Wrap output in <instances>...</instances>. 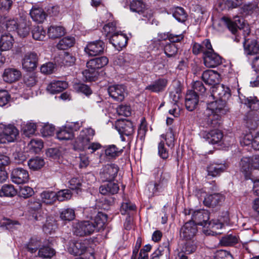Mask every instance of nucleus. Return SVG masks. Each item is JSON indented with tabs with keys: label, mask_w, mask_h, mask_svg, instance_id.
Returning <instances> with one entry per match:
<instances>
[{
	"label": "nucleus",
	"mask_w": 259,
	"mask_h": 259,
	"mask_svg": "<svg viewBox=\"0 0 259 259\" xmlns=\"http://www.w3.org/2000/svg\"><path fill=\"white\" fill-rule=\"evenodd\" d=\"M211 96L215 101L207 104L205 119V123L203 126L206 127H217L219 125L218 120L222 115L226 113L224 108L226 100L230 97V90L228 87L222 84L217 83L213 85L211 89Z\"/></svg>",
	"instance_id": "obj_1"
},
{
	"label": "nucleus",
	"mask_w": 259,
	"mask_h": 259,
	"mask_svg": "<svg viewBox=\"0 0 259 259\" xmlns=\"http://www.w3.org/2000/svg\"><path fill=\"white\" fill-rule=\"evenodd\" d=\"M222 22L225 25L230 31L233 34H235L238 28H242L243 31L245 32L244 35V53L247 56L256 55L259 54V44L255 39H251L246 38V34L248 35L250 33L248 27L244 26L242 27L243 22L239 17L236 16L234 18V20H232L227 17H223Z\"/></svg>",
	"instance_id": "obj_2"
},
{
	"label": "nucleus",
	"mask_w": 259,
	"mask_h": 259,
	"mask_svg": "<svg viewBox=\"0 0 259 259\" xmlns=\"http://www.w3.org/2000/svg\"><path fill=\"white\" fill-rule=\"evenodd\" d=\"M239 169L246 180H253L252 170L259 169V156L242 158L239 163Z\"/></svg>",
	"instance_id": "obj_3"
},
{
	"label": "nucleus",
	"mask_w": 259,
	"mask_h": 259,
	"mask_svg": "<svg viewBox=\"0 0 259 259\" xmlns=\"http://www.w3.org/2000/svg\"><path fill=\"white\" fill-rule=\"evenodd\" d=\"M18 135L19 131L14 125L0 123V143L14 142Z\"/></svg>",
	"instance_id": "obj_4"
},
{
	"label": "nucleus",
	"mask_w": 259,
	"mask_h": 259,
	"mask_svg": "<svg viewBox=\"0 0 259 259\" xmlns=\"http://www.w3.org/2000/svg\"><path fill=\"white\" fill-rule=\"evenodd\" d=\"M95 134L94 130L91 127L82 129L75 141L74 148L79 150L85 149L91 140L93 139Z\"/></svg>",
	"instance_id": "obj_5"
},
{
	"label": "nucleus",
	"mask_w": 259,
	"mask_h": 259,
	"mask_svg": "<svg viewBox=\"0 0 259 259\" xmlns=\"http://www.w3.org/2000/svg\"><path fill=\"white\" fill-rule=\"evenodd\" d=\"M72 230L75 235L84 236L92 234L95 231V228L92 222L84 221L74 223Z\"/></svg>",
	"instance_id": "obj_6"
},
{
	"label": "nucleus",
	"mask_w": 259,
	"mask_h": 259,
	"mask_svg": "<svg viewBox=\"0 0 259 259\" xmlns=\"http://www.w3.org/2000/svg\"><path fill=\"white\" fill-rule=\"evenodd\" d=\"M186 214H190L192 213L191 220L193 221L196 226L200 225L202 226H206L208 224V221L209 219V215L208 211L204 209H200L197 210H188V212Z\"/></svg>",
	"instance_id": "obj_7"
},
{
	"label": "nucleus",
	"mask_w": 259,
	"mask_h": 259,
	"mask_svg": "<svg viewBox=\"0 0 259 259\" xmlns=\"http://www.w3.org/2000/svg\"><path fill=\"white\" fill-rule=\"evenodd\" d=\"M118 170L119 168L115 164L106 165L100 170V178L103 182L112 181L116 177Z\"/></svg>",
	"instance_id": "obj_8"
},
{
	"label": "nucleus",
	"mask_w": 259,
	"mask_h": 259,
	"mask_svg": "<svg viewBox=\"0 0 259 259\" xmlns=\"http://www.w3.org/2000/svg\"><path fill=\"white\" fill-rule=\"evenodd\" d=\"M157 178L159 179L158 182L155 183L153 185H150L153 187V193L161 191L167 186V183L170 178L169 173L165 172L163 168H158L156 169Z\"/></svg>",
	"instance_id": "obj_9"
},
{
	"label": "nucleus",
	"mask_w": 259,
	"mask_h": 259,
	"mask_svg": "<svg viewBox=\"0 0 259 259\" xmlns=\"http://www.w3.org/2000/svg\"><path fill=\"white\" fill-rule=\"evenodd\" d=\"M167 135L164 134L161 135L160 136V142L158 143V154L163 159H167L169 156L168 151L164 145V141H166V144L168 147L174 145V137L173 134H170L169 138H167Z\"/></svg>",
	"instance_id": "obj_10"
},
{
	"label": "nucleus",
	"mask_w": 259,
	"mask_h": 259,
	"mask_svg": "<svg viewBox=\"0 0 259 259\" xmlns=\"http://www.w3.org/2000/svg\"><path fill=\"white\" fill-rule=\"evenodd\" d=\"M88 242L86 240H72L69 243L68 251L72 255H80L86 251Z\"/></svg>",
	"instance_id": "obj_11"
},
{
	"label": "nucleus",
	"mask_w": 259,
	"mask_h": 259,
	"mask_svg": "<svg viewBox=\"0 0 259 259\" xmlns=\"http://www.w3.org/2000/svg\"><path fill=\"white\" fill-rule=\"evenodd\" d=\"M11 179L15 184H23L29 181V175L27 170L21 167H17L12 170Z\"/></svg>",
	"instance_id": "obj_12"
},
{
	"label": "nucleus",
	"mask_w": 259,
	"mask_h": 259,
	"mask_svg": "<svg viewBox=\"0 0 259 259\" xmlns=\"http://www.w3.org/2000/svg\"><path fill=\"white\" fill-rule=\"evenodd\" d=\"M204 63L208 68H214L222 63L221 57L215 53L211 47L209 49L203 56Z\"/></svg>",
	"instance_id": "obj_13"
},
{
	"label": "nucleus",
	"mask_w": 259,
	"mask_h": 259,
	"mask_svg": "<svg viewBox=\"0 0 259 259\" xmlns=\"http://www.w3.org/2000/svg\"><path fill=\"white\" fill-rule=\"evenodd\" d=\"M197 232V227L193 221L186 223L180 230V236L186 240H192Z\"/></svg>",
	"instance_id": "obj_14"
},
{
	"label": "nucleus",
	"mask_w": 259,
	"mask_h": 259,
	"mask_svg": "<svg viewBox=\"0 0 259 259\" xmlns=\"http://www.w3.org/2000/svg\"><path fill=\"white\" fill-rule=\"evenodd\" d=\"M105 48L104 42L101 40L89 42L84 48V52L89 56H95L102 54Z\"/></svg>",
	"instance_id": "obj_15"
},
{
	"label": "nucleus",
	"mask_w": 259,
	"mask_h": 259,
	"mask_svg": "<svg viewBox=\"0 0 259 259\" xmlns=\"http://www.w3.org/2000/svg\"><path fill=\"white\" fill-rule=\"evenodd\" d=\"M224 200V195L214 193L206 195L203 200V204L207 207L214 208L221 205Z\"/></svg>",
	"instance_id": "obj_16"
},
{
	"label": "nucleus",
	"mask_w": 259,
	"mask_h": 259,
	"mask_svg": "<svg viewBox=\"0 0 259 259\" xmlns=\"http://www.w3.org/2000/svg\"><path fill=\"white\" fill-rule=\"evenodd\" d=\"M116 128L120 135L121 140L124 141L125 140L123 136H129L132 135L134 132L133 124L130 121L121 120L119 121L116 124Z\"/></svg>",
	"instance_id": "obj_17"
},
{
	"label": "nucleus",
	"mask_w": 259,
	"mask_h": 259,
	"mask_svg": "<svg viewBox=\"0 0 259 259\" xmlns=\"http://www.w3.org/2000/svg\"><path fill=\"white\" fill-rule=\"evenodd\" d=\"M108 92L109 96L114 100L122 101L126 94L125 87L122 84H114L109 87Z\"/></svg>",
	"instance_id": "obj_18"
},
{
	"label": "nucleus",
	"mask_w": 259,
	"mask_h": 259,
	"mask_svg": "<svg viewBox=\"0 0 259 259\" xmlns=\"http://www.w3.org/2000/svg\"><path fill=\"white\" fill-rule=\"evenodd\" d=\"M37 55L33 52L25 54L22 61V66L28 71L33 70L36 67Z\"/></svg>",
	"instance_id": "obj_19"
},
{
	"label": "nucleus",
	"mask_w": 259,
	"mask_h": 259,
	"mask_svg": "<svg viewBox=\"0 0 259 259\" xmlns=\"http://www.w3.org/2000/svg\"><path fill=\"white\" fill-rule=\"evenodd\" d=\"M202 136L209 144H215L219 143L223 138L222 133L217 129L210 132L204 131L201 133Z\"/></svg>",
	"instance_id": "obj_20"
},
{
	"label": "nucleus",
	"mask_w": 259,
	"mask_h": 259,
	"mask_svg": "<svg viewBox=\"0 0 259 259\" xmlns=\"http://www.w3.org/2000/svg\"><path fill=\"white\" fill-rule=\"evenodd\" d=\"M110 41L115 48L120 50L126 46L127 38L125 34L117 32L112 35L111 38H110Z\"/></svg>",
	"instance_id": "obj_21"
},
{
	"label": "nucleus",
	"mask_w": 259,
	"mask_h": 259,
	"mask_svg": "<svg viewBox=\"0 0 259 259\" xmlns=\"http://www.w3.org/2000/svg\"><path fill=\"white\" fill-rule=\"evenodd\" d=\"M220 74L216 71L209 70L204 71L202 75L203 81L209 85H215L220 81Z\"/></svg>",
	"instance_id": "obj_22"
},
{
	"label": "nucleus",
	"mask_w": 259,
	"mask_h": 259,
	"mask_svg": "<svg viewBox=\"0 0 259 259\" xmlns=\"http://www.w3.org/2000/svg\"><path fill=\"white\" fill-rule=\"evenodd\" d=\"M21 76V73L19 70L9 68L5 69L3 74V78L5 82L11 83L18 80Z\"/></svg>",
	"instance_id": "obj_23"
},
{
	"label": "nucleus",
	"mask_w": 259,
	"mask_h": 259,
	"mask_svg": "<svg viewBox=\"0 0 259 259\" xmlns=\"http://www.w3.org/2000/svg\"><path fill=\"white\" fill-rule=\"evenodd\" d=\"M198 102V95L192 90L189 91L185 97V105L187 110L190 111L194 110Z\"/></svg>",
	"instance_id": "obj_24"
},
{
	"label": "nucleus",
	"mask_w": 259,
	"mask_h": 259,
	"mask_svg": "<svg viewBox=\"0 0 259 259\" xmlns=\"http://www.w3.org/2000/svg\"><path fill=\"white\" fill-rule=\"evenodd\" d=\"M107 182V183L100 187L99 191L101 194L106 195L117 193L119 189L118 184L112 181Z\"/></svg>",
	"instance_id": "obj_25"
},
{
	"label": "nucleus",
	"mask_w": 259,
	"mask_h": 259,
	"mask_svg": "<svg viewBox=\"0 0 259 259\" xmlns=\"http://www.w3.org/2000/svg\"><path fill=\"white\" fill-rule=\"evenodd\" d=\"M68 83L66 81L53 80L51 82L47 88V90L52 94L61 92L66 89Z\"/></svg>",
	"instance_id": "obj_26"
},
{
	"label": "nucleus",
	"mask_w": 259,
	"mask_h": 259,
	"mask_svg": "<svg viewBox=\"0 0 259 259\" xmlns=\"http://www.w3.org/2000/svg\"><path fill=\"white\" fill-rule=\"evenodd\" d=\"M32 19L38 23H42L46 19L47 14L44 10L39 7L33 6L30 11Z\"/></svg>",
	"instance_id": "obj_27"
},
{
	"label": "nucleus",
	"mask_w": 259,
	"mask_h": 259,
	"mask_svg": "<svg viewBox=\"0 0 259 259\" xmlns=\"http://www.w3.org/2000/svg\"><path fill=\"white\" fill-rule=\"evenodd\" d=\"M246 125L250 130L256 128L259 124V114L257 112L249 111L246 118Z\"/></svg>",
	"instance_id": "obj_28"
},
{
	"label": "nucleus",
	"mask_w": 259,
	"mask_h": 259,
	"mask_svg": "<svg viewBox=\"0 0 259 259\" xmlns=\"http://www.w3.org/2000/svg\"><path fill=\"white\" fill-rule=\"evenodd\" d=\"M226 168L225 164L223 163H212L207 167V176L215 177L223 172Z\"/></svg>",
	"instance_id": "obj_29"
},
{
	"label": "nucleus",
	"mask_w": 259,
	"mask_h": 259,
	"mask_svg": "<svg viewBox=\"0 0 259 259\" xmlns=\"http://www.w3.org/2000/svg\"><path fill=\"white\" fill-rule=\"evenodd\" d=\"M14 39L9 33H6L2 35L0 38V50L2 51H6L10 50L13 45Z\"/></svg>",
	"instance_id": "obj_30"
},
{
	"label": "nucleus",
	"mask_w": 259,
	"mask_h": 259,
	"mask_svg": "<svg viewBox=\"0 0 259 259\" xmlns=\"http://www.w3.org/2000/svg\"><path fill=\"white\" fill-rule=\"evenodd\" d=\"M108 59L106 57H102L100 58H96L89 61L87 63V67L88 68L95 69H100L107 64Z\"/></svg>",
	"instance_id": "obj_31"
},
{
	"label": "nucleus",
	"mask_w": 259,
	"mask_h": 259,
	"mask_svg": "<svg viewBox=\"0 0 259 259\" xmlns=\"http://www.w3.org/2000/svg\"><path fill=\"white\" fill-rule=\"evenodd\" d=\"M31 22L29 20L21 18L19 20V24L17 32L21 37H24L29 34Z\"/></svg>",
	"instance_id": "obj_32"
},
{
	"label": "nucleus",
	"mask_w": 259,
	"mask_h": 259,
	"mask_svg": "<svg viewBox=\"0 0 259 259\" xmlns=\"http://www.w3.org/2000/svg\"><path fill=\"white\" fill-rule=\"evenodd\" d=\"M74 137L73 133L67 125L59 127L56 131V138L60 141H68Z\"/></svg>",
	"instance_id": "obj_33"
},
{
	"label": "nucleus",
	"mask_w": 259,
	"mask_h": 259,
	"mask_svg": "<svg viewBox=\"0 0 259 259\" xmlns=\"http://www.w3.org/2000/svg\"><path fill=\"white\" fill-rule=\"evenodd\" d=\"M209 49H211L210 41L208 39H205L201 44L196 42L194 43L192 47V51L195 55L202 53L204 56Z\"/></svg>",
	"instance_id": "obj_34"
},
{
	"label": "nucleus",
	"mask_w": 259,
	"mask_h": 259,
	"mask_svg": "<svg viewBox=\"0 0 259 259\" xmlns=\"http://www.w3.org/2000/svg\"><path fill=\"white\" fill-rule=\"evenodd\" d=\"M65 28L60 25H52L48 29V34L50 38L55 39L64 35L65 33Z\"/></svg>",
	"instance_id": "obj_35"
},
{
	"label": "nucleus",
	"mask_w": 259,
	"mask_h": 259,
	"mask_svg": "<svg viewBox=\"0 0 259 259\" xmlns=\"http://www.w3.org/2000/svg\"><path fill=\"white\" fill-rule=\"evenodd\" d=\"M107 221V216L106 214L102 212H99L95 217L94 222V226L95 228V230L100 231L104 229L105 224Z\"/></svg>",
	"instance_id": "obj_36"
},
{
	"label": "nucleus",
	"mask_w": 259,
	"mask_h": 259,
	"mask_svg": "<svg viewBox=\"0 0 259 259\" xmlns=\"http://www.w3.org/2000/svg\"><path fill=\"white\" fill-rule=\"evenodd\" d=\"M40 196L41 202L46 204H52L57 200V194L52 191H44Z\"/></svg>",
	"instance_id": "obj_37"
},
{
	"label": "nucleus",
	"mask_w": 259,
	"mask_h": 259,
	"mask_svg": "<svg viewBox=\"0 0 259 259\" xmlns=\"http://www.w3.org/2000/svg\"><path fill=\"white\" fill-rule=\"evenodd\" d=\"M242 103L251 111L257 112L259 110V100L256 97H249L242 99Z\"/></svg>",
	"instance_id": "obj_38"
},
{
	"label": "nucleus",
	"mask_w": 259,
	"mask_h": 259,
	"mask_svg": "<svg viewBox=\"0 0 259 259\" xmlns=\"http://www.w3.org/2000/svg\"><path fill=\"white\" fill-rule=\"evenodd\" d=\"M123 148L119 149L114 145H108L105 150V154L108 158H115L120 156L123 152Z\"/></svg>",
	"instance_id": "obj_39"
},
{
	"label": "nucleus",
	"mask_w": 259,
	"mask_h": 259,
	"mask_svg": "<svg viewBox=\"0 0 259 259\" xmlns=\"http://www.w3.org/2000/svg\"><path fill=\"white\" fill-rule=\"evenodd\" d=\"M167 84V80L165 79H159L156 80L146 88V90H150L153 92H158L162 91Z\"/></svg>",
	"instance_id": "obj_40"
},
{
	"label": "nucleus",
	"mask_w": 259,
	"mask_h": 259,
	"mask_svg": "<svg viewBox=\"0 0 259 259\" xmlns=\"http://www.w3.org/2000/svg\"><path fill=\"white\" fill-rule=\"evenodd\" d=\"M60 218L63 221L70 222L75 218V211L70 208H63L59 210Z\"/></svg>",
	"instance_id": "obj_41"
},
{
	"label": "nucleus",
	"mask_w": 259,
	"mask_h": 259,
	"mask_svg": "<svg viewBox=\"0 0 259 259\" xmlns=\"http://www.w3.org/2000/svg\"><path fill=\"white\" fill-rule=\"evenodd\" d=\"M158 38L160 40L168 39L171 42H176L183 40L184 35L182 34H175L169 32L161 33L158 34Z\"/></svg>",
	"instance_id": "obj_42"
},
{
	"label": "nucleus",
	"mask_w": 259,
	"mask_h": 259,
	"mask_svg": "<svg viewBox=\"0 0 259 259\" xmlns=\"http://www.w3.org/2000/svg\"><path fill=\"white\" fill-rule=\"evenodd\" d=\"M16 190L11 184H5L0 189V197H12L16 195Z\"/></svg>",
	"instance_id": "obj_43"
},
{
	"label": "nucleus",
	"mask_w": 259,
	"mask_h": 259,
	"mask_svg": "<svg viewBox=\"0 0 259 259\" xmlns=\"http://www.w3.org/2000/svg\"><path fill=\"white\" fill-rule=\"evenodd\" d=\"M75 39L71 36H66L60 40L57 44V48L59 50H66L70 48L74 44Z\"/></svg>",
	"instance_id": "obj_44"
},
{
	"label": "nucleus",
	"mask_w": 259,
	"mask_h": 259,
	"mask_svg": "<svg viewBox=\"0 0 259 259\" xmlns=\"http://www.w3.org/2000/svg\"><path fill=\"white\" fill-rule=\"evenodd\" d=\"M27 163L30 169L33 170H37L44 166L45 161L44 159L39 157H35L29 159Z\"/></svg>",
	"instance_id": "obj_45"
},
{
	"label": "nucleus",
	"mask_w": 259,
	"mask_h": 259,
	"mask_svg": "<svg viewBox=\"0 0 259 259\" xmlns=\"http://www.w3.org/2000/svg\"><path fill=\"white\" fill-rule=\"evenodd\" d=\"M55 254L54 249L48 246H42L39 248L38 256L42 258H50Z\"/></svg>",
	"instance_id": "obj_46"
},
{
	"label": "nucleus",
	"mask_w": 259,
	"mask_h": 259,
	"mask_svg": "<svg viewBox=\"0 0 259 259\" xmlns=\"http://www.w3.org/2000/svg\"><path fill=\"white\" fill-rule=\"evenodd\" d=\"M32 37L37 40H43L46 37V31L42 26H35L31 31Z\"/></svg>",
	"instance_id": "obj_47"
},
{
	"label": "nucleus",
	"mask_w": 259,
	"mask_h": 259,
	"mask_svg": "<svg viewBox=\"0 0 259 259\" xmlns=\"http://www.w3.org/2000/svg\"><path fill=\"white\" fill-rule=\"evenodd\" d=\"M130 7L131 11L141 14L144 12L145 5L141 0H133Z\"/></svg>",
	"instance_id": "obj_48"
},
{
	"label": "nucleus",
	"mask_w": 259,
	"mask_h": 259,
	"mask_svg": "<svg viewBox=\"0 0 259 259\" xmlns=\"http://www.w3.org/2000/svg\"><path fill=\"white\" fill-rule=\"evenodd\" d=\"M172 15L179 22H185L187 18V14L183 8L181 7L175 8L173 11Z\"/></svg>",
	"instance_id": "obj_49"
},
{
	"label": "nucleus",
	"mask_w": 259,
	"mask_h": 259,
	"mask_svg": "<svg viewBox=\"0 0 259 259\" xmlns=\"http://www.w3.org/2000/svg\"><path fill=\"white\" fill-rule=\"evenodd\" d=\"M36 129V124L31 121L27 122L22 127L23 134L27 137H30L34 134Z\"/></svg>",
	"instance_id": "obj_50"
},
{
	"label": "nucleus",
	"mask_w": 259,
	"mask_h": 259,
	"mask_svg": "<svg viewBox=\"0 0 259 259\" xmlns=\"http://www.w3.org/2000/svg\"><path fill=\"white\" fill-rule=\"evenodd\" d=\"M117 32L116 30V25L114 22L108 23L105 25L103 27V33L106 36L109 37V39L111 38L114 33H117Z\"/></svg>",
	"instance_id": "obj_51"
},
{
	"label": "nucleus",
	"mask_w": 259,
	"mask_h": 259,
	"mask_svg": "<svg viewBox=\"0 0 259 259\" xmlns=\"http://www.w3.org/2000/svg\"><path fill=\"white\" fill-rule=\"evenodd\" d=\"M238 242L237 238L232 235H227L221 239L220 240L221 244L223 246H231Z\"/></svg>",
	"instance_id": "obj_52"
},
{
	"label": "nucleus",
	"mask_w": 259,
	"mask_h": 259,
	"mask_svg": "<svg viewBox=\"0 0 259 259\" xmlns=\"http://www.w3.org/2000/svg\"><path fill=\"white\" fill-rule=\"evenodd\" d=\"M164 52L167 57H172L178 52L177 46L174 43L166 44L164 48Z\"/></svg>",
	"instance_id": "obj_53"
},
{
	"label": "nucleus",
	"mask_w": 259,
	"mask_h": 259,
	"mask_svg": "<svg viewBox=\"0 0 259 259\" xmlns=\"http://www.w3.org/2000/svg\"><path fill=\"white\" fill-rule=\"evenodd\" d=\"M186 241L187 242L183 246L182 251L187 254L194 252L196 249V245L193 239Z\"/></svg>",
	"instance_id": "obj_54"
},
{
	"label": "nucleus",
	"mask_w": 259,
	"mask_h": 259,
	"mask_svg": "<svg viewBox=\"0 0 259 259\" xmlns=\"http://www.w3.org/2000/svg\"><path fill=\"white\" fill-rule=\"evenodd\" d=\"M62 59V64L66 66H71L75 63V58L72 55L67 52H64L61 55Z\"/></svg>",
	"instance_id": "obj_55"
},
{
	"label": "nucleus",
	"mask_w": 259,
	"mask_h": 259,
	"mask_svg": "<svg viewBox=\"0 0 259 259\" xmlns=\"http://www.w3.org/2000/svg\"><path fill=\"white\" fill-rule=\"evenodd\" d=\"M57 194V200L59 201H63L70 199L72 197V194L70 190L64 189L58 191Z\"/></svg>",
	"instance_id": "obj_56"
},
{
	"label": "nucleus",
	"mask_w": 259,
	"mask_h": 259,
	"mask_svg": "<svg viewBox=\"0 0 259 259\" xmlns=\"http://www.w3.org/2000/svg\"><path fill=\"white\" fill-rule=\"evenodd\" d=\"M29 146L33 152L37 153L43 148L44 145L41 140L33 139L31 140Z\"/></svg>",
	"instance_id": "obj_57"
},
{
	"label": "nucleus",
	"mask_w": 259,
	"mask_h": 259,
	"mask_svg": "<svg viewBox=\"0 0 259 259\" xmlns=\"http://www.w3.org/2000/svg\"><path fill=\"white\" fill-rule=\"evenodd\" d=\"M254 134L251 132L246 134L240 140V144L242 146L251 145L253 148V141H254Z\"/></svg>",
	"instance_id": "obj_58"
},
{
	"label": "nucleus",
	"mask_w": 259,
	"mask_h": 259,
	"mask_svg": "<svg viewBox=\"0 0 259 259\" xmlns=\"http://www.w3.org/2000/svg\"><path fill=\"white\" fill-rule=\"evenodd\" d=\"M181 96V90L179 87L175 88L169 93V98L174 105L179 101Z\"/></svg>",
	"instance_id": "obj_59"
},
{
	"label": "nucleus",
	"mask_w": 259,
	"mask_h": 259,
	"mask_svg": "<svg viewBox=\"0 0 259 259\" xmlns=\"http://www.w3.org/2000/svg\"><path fill=\"white\" fill-rule=\"evenodd\" d=\"M242 0H222V4L225 5V8H235L241 5Z\"/></svg>",
	"instance_id": "obj_60"
},
{
	"label": "nucleus",
	"mask_w": 259,
	"mask_h": 259,
	"mask_svg": "<svg viewBox=\"0 0 259 259\" xmlns=\"http://www.w3.org/2000/svg\"><path fill=\"white\" fill-rule=\"evenodd\" d=\"M40 245V242L36 238H31L27 244L28 251L31 253L35 252Z\"/></svg>",
	"instance_id": "obj_61"
},
{
	"label": "nucleus",
	"mask_w": 259,
	"mask_h": 259,
	"mask_svg": "<svg viewBox=\"0 0 259 259\" xmlns=\"http://www.w3.org/2000/svg\"><path fill=\"white\" fill-rule=\"evenodd\" d=\"M82 74L87 81H92L95 80L97 75V72L95 69L87 68L82 72Z\"/></svg>",
	"instance_id": "obj_62"
},
{
	"label": "nucleus",
	"mask_w": 259,
	"mask_h": 259,
	"mask_svg": "<svg viewBox=\"0 0 259 259\" xmlns=\"http://www.w3.org/2000/svg\"><path fill=\"white\" fill-rule=\"evenodd\" d=\"M116 111L119 115L128 116L131 114V108L127 105H121L116 109Z\"/></svg>",
	"instance_id": "obj_63"
},
{
	"label": "nucleus",
	"mask_w": 259,
	"mask_h": 259,
	"mask_svg": "<svg viewBox=\"0 0 259 259\" xmlns=\"http://www.w3.org/2000/svg\"><path fill=\"white\" fill-rule=\"evenodd\" d=\"M155 251L161 256L163 254H165L166 255H168L170 253L169 242L166 241L162 243Z\"/></svg>",
	"instance_id": "obj_64"
}]
</instances>
